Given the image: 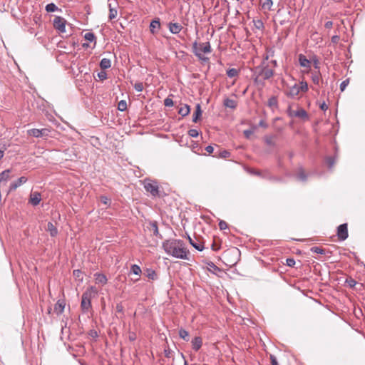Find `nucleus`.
Here are the masks:
<instances>
[{"mask_svg":"<svg viewBox=\"0 0 365 365\" xmlns=\"http://www.w3.org/2000/svg\"><path fill=\"white\" fill-rule=\"evenodd\" d=\"M94 279L96 283L101 284L102 285H105L108 282L107 277L102 273L96 272L94 274Z\"/></svg>","mask_w":365,"mask_h":365,"instance_id":"obj_15","label":"nucleus"},{"mask_svg":"<svg viewBox=\"0 0 365 365\" xmlns=\"http://www.w3.org/2000/svg\"><path fill=\"white\" fill-rule=\"evenodd\" d=\"M299 90L302 92H307L308 91V84L306 81H302L299 85Z\"/></svg>","mask_w":365,"mask_h":365,"instance_id":"obj_40","label":"nucleus"},{"mask_svg":"<svg viewBox=\"0 0 365 365\" xmlns=\"http://www.w3.org/2000/svg\"><path fill=\"white\" fill-rule=\"evenodd\" d=\"M142 272L141 268L138 264H133L130 267V273L140 275Z\"/></svg>","mask_w":365,"mask_h":365,"instance_id":"obj_33","label":"nucleus"},{"mask_svg":"<svg viewBox=\"0 0 365 365\" xmlns=\"http://www.w3.org/2000/svg\"><path fill=\"white\" fill-rule=\"evenodd\" d=\"M118 109L120 111H124L127 109V103L124 100H121L118 104Z\"/></svg>","mask_w":365,"mask_h":365,"instance_id":"obj_43","label":"nucleus"},{"mask_svg":"<svg viewBox=\"0 0 365 365\" xmlns=\"http://www.w3.org/2000/svg\"><path fill=\"white\" fill-rule=\"evenodd\" d=\"M239 74V71L236 68H230L227 71V75L229 78H234L237 76Z\"/></svg>","mask_w":365,"mask_h":365,"instance_id":"obj_34","label":"nucleus"},{"mask_svg":"<svg viewBox=\"0 0 365 365\" xmlns=\"http://www.w3.org/2000/svg\"><path fill=\"white\" fill-rule=\"evenodd\" d=\"M297 178L299 180L303 181V182L306 181L307 179V175H306V173H304V171L302 167L299 168V171L297 173Z\"/></svg>","mask_w":365,"mask_h":365,"instance_id":"obj_31","label":"nucleus"},{"mask_svg":"<svg viewBox=\"0 0 365 365\" xmlns=\"http://www.w3.org/2000/svg\"><path fill=\"white\" fill-rule=\"evenodd\" d=\"M144 188L153 197H162L158 183L155 180L146 179L144 180Z\"/></svg>","mask_w":365,"mask_h":365,"instance_id":"obj_5","label":"nucleus"},{"mask_svg":"<svg viewBox=\"0 0 365 365\" xmlns=\"http://www.w3.org/2000/svg\"><path fill=\"white\" fill-rule=\"evenodd\" d=\"M46 230L49 232L51 237H55L58 234L57 227L51 222H48Z\"/></svg>","mask_w":365,"mask_h":365,"instance_id":"obj_24","label":"nucleus"},{"mask_svg":"<svg viewBox=\"0 0 365 365\" xmlns=\"http://www.w3.org/2000/svg\"><path fill=\"white\" fill-rule=\"evenodd\" d=\"M53 27L60 33L66 32V20L61 16H56L53 19Z\"/></svg>","mask_w":365,"mask_h":365,"instance_id":"obj_6","label":"nucleus"},{"mask_svg":"<svg viewBox=\"0 0 365 365\" xmlns=\"http://www.w3.org/2000/svg\"><path fill=\"white\" fill-rule=\"evenodd\" d=\"M134 88L138 92H141L143 90V85L142 83H136L134 85Z\"/></svg>","mask_w":365,"mask_h":365,"instance_id":"obj_48","label":"nucleus"},{"mask_svg":"<svg viewBox=\"0 0 365 365\" xmlns=\"http://www.w3.org/2000/svg\"><path fill=\"white\" fill-rule=\"evenodd\" d=\"M244 135L247 138H249L250 135L253 133V130H244Z\"/></svg>","mask_w":365,"mask_h":365,"instance_id":"obj_56","label":"nucleus"},{"mask_svg":"<svg viewBox=\"0 0 365 365\" xmlns=\"http://www.w3.org/2000/svg\"><path fill=\"white\" fill-rule=\"evenodd\" d=\"M337 237L340 241H344L348 238L349 233L346 223L341 224L337 227Z\"/></svg>","mask_w":365,"mask_h":365,"instance_id":"obj_8","label":"nucleus"},{"mask_svg":"<svg viewBox=\"0 0 365 365\" xmlns=\"http://www.w3.org/2000/svg\"><path fill=\"white\" fill-rule=\"evenodd\" d=\"M98 293L96 287L91 286L88 287L81 296V309L83 313H88L92 307L91 299Z\"/></svg>","mask_w":365,"mask_h":365,"instance_id":"obj_3","label":"nucleus"},{"mask_svg":"<svg viewBox=\"0 0 365 365\" xmlns=\"http://www.w3.org/2000/svg\"><path fill=\"white\" fill-rule=\"evenodd\" d=\"M188 240L190 242V244L195 248L198 251H202L204 250V245L200 242H196L193 239H192L190 236H188Z\"/></svg>","mask_w":365,"mask_h":365,"instance_id":"obj_23","label":"nucleus"},{"mask_svg":"<svg viewBox=\"0 0 365 365\" xmlns=\"http://www.w3.org/2000/svg\"><path fill=\"white\" fill-rule=\"evenodd\" d=\"M345 282L351 288L354 287L356 284V281L351 277L347 278Z\"/></svg>","mask_w":365,"mask_h":365,"instance_id":"obj_44","label":"nucleus"},{"mask_svg":"<svg viewBox=\"0 0 365 365\" xmlns=\"http://www.w3.org/2000/svg\"><path fill=\"white\" fill-rule=\"evenodd\" d=\"M215 156H218L221 158H227L230 156V153L227 150H220L217 155L215 154Z\"/></svg>","mask_w":365,"mask_h":365,"instance_id":"obj_38","label":"nucleus"},{"mask_svg":"<svg viewBox=\"0 0 365 365\" xmlns=\"http://www.w3.org/2000/svg\"><path fill=\"white\" fill-rule=\"evenodd\" d=\"M310 250L312 252H314V253H317V254H321V255L325 254V250H324L323 248H322L320 247H311Z\"/></svg>","mask_w":365,"mask_h":365,"instance_id":"obj_42","label":"nucleus"},{"mask_svg":"<svg viewBox=\"0 0 365 365\" xmlns=\"http://www.w3.org/2000/svg\"><path fill=\"white\" fill-rule=\"evenodd\" d=\"M331 40L333 43H337L339 41V36L338 35H334L331 37Z\"/></svg>","mask_w":365,"mask_h":365,"instance_id":"obj_57","label":"nucleus"},{"mask_svg":"<svg viewBox=\"0 0 365 365\" xmlns=\"http://www.w3.org/2000/svg\"><path fill=\"white\" fill-rule=\"evenodd\" d=\"M348 83H349V80H345L341 83L340 89L341 91H343L345 89V88L346 87Z\"/></svg>","mask_w":365,"mask_h":365,"instance_id":"obj_55","label":"nucleus"},{"mask_svg":"<svg viewBox=\"0 0 365 365\" xmlns=\"http://www.w3.org/2000/svg\"><path fill=\"white\" fill-rule=\"evenodd\" d=\"M108 6L109 8L108 18L110 20L114 19L118 15V2L115 0H108Z\"/></svg>","mask_w":365,"mask_h":365,"instance_id":"obj_7","label":"nucleus"},{"mask_svg":"<svg viewBox=\"0 0 365 365\" xmlns=\"http://www.w3.org/2000/svg\"><path fill=\"white\" fill-rule=\"evenodd\" d=\"M57 10H58V7L53 3L48 4L46 6V11L48 12H54Z\"/></svg>","mask_w":365,"mask_h":365,"instance_id":"obj_39","label":"nucleus"},{"mask_svg":"<svg viewBox=\"0 0 365 365\" xmlns=\"http://www.w3.org/2000/svg\"><path fill=\"white\" fill-rule=\"evenodd\" d=\"M202 115V110L200 104H197L195 111L192 115V121L197 123Z\"/></svg>","mask_w":365,"mask_h":365,"instance_id":"obj_25","label":"nucleus"},{"mask_svg":"<svg viewBox=\"0 0 365 365\" xmlns=\"http://www.w3.org/2000/svg\"><path fill=\"white\" fill-rule=\"evenodd\" d=\"M192 51L194 54L202 61L207 62L209 58L205 57L202 53H210L212 51L211 46L210 42L197 43L195 41L192 43Z\"/></svg>","mask_w":365,"mask_h":365,"instance_id":"obj_4","label":"nucleus"},{"mask_svg":"<svg viewBox=\"0 0 365 365\" xmlns=\"http://www.w3.org/2000/svg\"><path fill=\"white\" fill-rule=\"evenodd\" d=\"M259 125L260 127H263V128H267V124L263 120H261L259 122Z\"/></svg>","mask_w":365,"mask_h":365,"instance_id":"obj_63","label":"nucleus"},{"mask_svg":"<svg viewBox=\"0 0 365 365\" xmlns=\"http://www.w3.org/2000/svg\"><path fill=\"white\" fill-rule=\"evenodd\" d=\"M254 22L255 26L257 29L261 30L264 29V24L262 20L258 19L257 21H255Z\"/></svg>","mask_w":365,"mask_h":365,"instance_id":"obj_46","label":"nucleus"},{"mask_svg":"<svg viewBox=\"0 0 365 365\" xmlns=\"http://www.w3.org/2000/svg\"><path fill=\"white\" fill-rule=\"evenodd\" d=\"M335 160H335L334 157H331V156L327 157L326 163L329 169H331L333 168L334 165L335 164Z\"/></svg>","mask_w":365,"mask_h":365,"instance_id":"obj_37","label":"nucleus"},{"mask_svg":"<svg viewBox=\"0 0 365 365\" xmlns=\"http://www.w3.org/2000/svg\"><path fill=\"white\" fill-rule=\"evenodd\" d=\"M205 150L208 153H212L214 151V148L212 145H207V146L205 147Z\"/></svg>","mask_w":365,"mask_h":365,"instance_id":"obj_58","label":"nucleus"},{"mask_svg":"<svg viewBox=\"0 0 365 365\" xmlns=\"http://www.w3.org/2000/svg\"><path fill=\"white\" fill-rule=\"evenodd\" d=\"M73 277L80 282H83V273L80 269H75L73 272Z\"/></svg>","mask_w":365,"mask_h":365,"instance_id":"obj_35","label":"nucleus"},{"mask_svg":"<svg viewBox=\"0 0 365 365\" xmlns=\"http://www.w3.org/2000/svg\"><path fill=\"white\" fill-rule=\"evenodd\" d=\"M164 105L165 106H167V107L173 106V99H171L170 98H166L164 100Z\"/></svg>","mask_w":365,"mask_h":365,"instance_id":"obj_51","label":"nucleus"},{"mask_svg":"<svg viewBox=\"0 0 365 365\" xmlns=\"http://www.w3.org/2000/svg\"><path fill=\"white\" fill-rule=\"evenodd\" d=\"M165 356L169 359H173L174 360V352L169 347L165 348L164 349Z\"/></svg>","mask_w":365,"mask_h":365,"instance_id":"obj_41","label":"nucleus"},{"mask_svg":"<svg viewBox=\"0 0 365 365\" xmlns=\"http://www.w3.org/2000/svg\"><path fill=\"white\" fill-rule=\"evenodd\" d=\"M191 343L192 349L195 351H197L202 345V339L200 336H195V338L192 339Z\"/></svg>","mask_w":365,"mask_h":365,"instance_id":"obj_18","label":"nucleus"},{"mask_svg":"<svg viewBox=\"0 0 365 365\" xmlns=\"http://www.w3.org/2000/svg\"><path fill=\"white\" fill-rule=\"evenodd\" d=\"M27 181V178L24 176L19 178L17 180L11 182L9 186V191H14L17 189L22 184L25 183Z\"/></svg>","mask_w":365,"mask_h":365,"instance_id":"obj_11","label":"nucleus"},{"mask_svg":"<svg viewBox=\"0 0 365 365\" xmlns=\"http://www.w3.org/2000/svg\"><path fill=\"white\" fill-rule=\"evenodd\" d=\"M269 358H270L272 365H279L277 358L274 355L270 354Z\"/></svg>","mask_w":365,"mask_h":365,"instance_id":"obj_54","label":"nucleus"},{"mask_svg":"<svg viewBox=\"0 0 365 365\" xmlns=\"http://www.w3.org/2000/svg\"><path fill=\"white\" fill-rule=\"evenodd\" d=\"M190 106L185 104L179 109L178 113L182 117H185L190 113Z\"/></svg>","mask_w":365,"mask_h":365,"instance_id":"obj_29","label":"nucleus"},{"mask_svg":"<svg viewBox=\"0 0 365 365\" xmlns=\"http://www.w3.org/2000/svg\"><path fill=\"white\" fill-rule=\"evenodd\" d=\"M333 23L331 21H327L324 24L325 28L330 29L332 27Z\"/></svg>","mask_w":365,"mask_h":365,"instance_id":"obj_62","label":"nucleus"},{"mask_svg":"<svg viewBox=\"0 0 365 365\" xmlns=\"http://www.w3.org/2000/svg\"><path fill=\"white\" fill-rule=\"evenodd\" d=\"M179 336H180V338H182L185 341H189V333L185 329H180L179 330Z\"/></svg>","mask_w":365,"mask_h":365,"instance_id":"obj_32","label":"nucleus"},{"mask_svg":"<svg viewBox=\"0 0 365 365\" xmlns=\"http://www.w3.org/2000/svg\"><path fill=\"white\" fill-rule=\"evenodd\" d=\"M100 200H101V203L106 205L107 207L110 206V200L106 196H104V195L101 196Z\"/></svg>","mask_w":365,"mask_h":365,"instance_id":"obj_45","label":"nucleus"},{"mask_svg":"<svg viewBox=\"0 0 365 365\" xmlns=\"http://www.w3.org/2000/svg\"><path fill=\"white\" fill-rule=\"evenodd\" d=\"M298 58L300 66L308 69L311 68V61L304 54H299Z\"/></svg>","mask_w":365,"mask_h":365,"instance_id":"obj_16","label":"nucleus"},{"mask_svg":"<svg viewBox=\"0 0 365 365\" xmlns=\"http://www.w3.org/2000/svg\"><path fill=\"white\" fill-rule=\"evenodd\" d=\"M66 302L64 299H58L54 306V312L57 315H60L63 312Z\"/></svg>","mask_w":365,"mask_h":365,"instance_id":"obj_12","label":"nucleus"},{"mask_svg":"<svg viewBox=\"0 0 365 365\" xmlns=\"http://www.w3.org/2000/svg\"><path fill=\"white\" fill-rule=\"evenodd\" d=\"M84 38L90 42H94V44L96 43V38L93 33L87 32L84 35Z\"/></svg>","mask_w":365,"mask_h":365,"instance_id":"obj_30","label":"nucleus"},{"mask_svg":"<svg viewBox=\"0 0 365 365\" xmlns=\"http://www.w3.org/2000/svg\"><path fill=\"white\" fill-rule=\"evenodd\" d=\"M267 58L268 56H267L259 65L251 69L252 78L254 82L261 86H264L265 81L269 79L274 75L273 69L269 67L267 62Z\"/></svg>","mask_w":365,"mask_h":365,"instance_id":"obj_2","label":"nucleus"},{"mask_svg":"<svg viewBox=\"0 0 365 365\" xmlns=\"http://www.w3.org/2000/svg\"><path fill=\"white\" fill-rule=\"evenodd\" d=\"M160 28V22L158 18L153 19L150 24V33L155 34Z\"/></svg>","mask_w":365,"mask_h":365,"instance_id":"obj_14","label":"nucleus"},{"mask_svg":"<svg viewBox=\"0 0 365 365\" xmlns=\"http://www.w3.org/2000/svg\"><path fill=\"white\" fill-rule=\"evenodd\" d=\"M312 80L314 84L318 85L319 83V74H313L312 76Z\"/></svg>","mask_w":365,"mask_h":365,"instance_id":"obj_52","label":"nucleus"},{"mask_svg":"<svg viewBox=\"0 0 365 365\" xmlns=\"http://www.w3.org/2000/svg\"><path fill=\"white\" fill-rule=\"evenodd\" d=\"M116 312L123 313V306L121 303H118L115 307Z\"/></svg>","mask_w":365,"mask_h":365,"instance_id":"obj_53","label":"nucleus"},{"mask_svg":"<svg viewBox=\"0 0 365 365\" xmlns=\"http://www.w3.org/2000/svg\"><path fill=\"white\" fill-rule=\"evenodd\" d=\"M320 108L322 110H327L328 109V106L326 104L325 102H323L321 105H320Z\"/></svg>","mask_w":365,"mask_h":365,"instance_id":"obj_61","label":"nucleus"},{"mask_svg":"<svg viewBox=\"0 0 365 365\" xmlns=\"http://www.w3.org/2000/svg\"><path fill=\"white\" fill-rule=\"evenodd\" d=\"M145 274L146 277L152 280H156L158 279V275L155 270L152 269H146L145 271Z\"/></svg>","mask_w":365,"mask_h":365,"instance_id":"obj_27","label":"nucleus"},{"mask_svg":"<svg viewBox=\"0 0 365 365\" xmlns=\"http://www.w3.org/2000/svg\"><path fill=\"white\" fill-rule=\"evenodd\" d=\"M168 29L170 33H172L173 34H178L182 29V26L178 23L170 22L168 24Z\"/></svg>","mask_w":365,"mask_h":365,"instance_id":"obj_17","label":"nucleus"},{"mask_svg":"<svg viewBox=\"0 0 365 365\" xmlns=\"http://www.w3.org/2000/svg\"><path fill=\"white\" fill-rule=\"evenodd\" d=\"M294 117H298L302 119H308V114L307 112L304 108H299L294 113H293Z\"/></svg>","mask_w":365,"mask_h":365,"instance_id":"obj_22","label":"nucleus"},{"mask_svg":"<svg viewBox=\"0 0 365 365\" xmlns=\"http://www.w3.org/2000/svg\"><path fill=\"white\" fill-rule=\"evenodd\" d=\"M267 106L274 110L278 108V100L277 96H272L268 99Z\"/></svg>","mask_w":365,"mask_h":365,"instance_id":"obj_21","label":"nucleus"},{"mask_svg":"<svg viewBox=\"0 0 365 365\" xmlns=\"http://www.w3.org/2000/svg\"><path fill=\"white\" fill-rule=\"evenodd\" d=\"M41 194L38 192H31L30 195L29 202L34 205H38L41 202Z\"/></svg>","mask_w":365,"mask_h":365,"instance_id":"obj_13","label":"nucleus"},{"mask_svg":"<svg viewBox=\"0 0 365 365\" xmlns=\"http://www.w3.org/2000/svg\"><path fill=\"white\" fill-rule=\"evenodd\" d=\"M163 248L166 254L177 259H189V251L185 242L179 239H169L163 242Z\"/></svg>","mask_w":365,"mask_h":365,"instance_id":"obj_1","label":"nucleus"},{"mask_svg":"<svg viewBox=\"0 0 365 365\" xmlns=\"http://www.w3.org/2000/svg\"><path fill=\"white\" fill-rule=\"evenodd\" d=\"M299 84L294 83L293 86L289 88V90L286 91L285 94L287 97L294 98L299 93Z\"/></svg>","mask_w":365,"mask_h":365,"instance_id":"obj_10","label":"nucleus"},{"mask_svg":"<svg viewBox=\"0 0 365 365\" xmlns=\"http://www.w3.org/2000/svg\"><path fill=\"white\" fill-rule=\"evenodd\" d=\"M296 110H292L291 109V107L289 106L288 109H287V114L289 117H294V115H293V113H294Z\"/></svg>","mask_w":365,"mask_h":365,"instance_id":"obj_59","label":"nucleus"},{"mask_svg":"<svg viewBox=\"0 0 365 365\" xmlns=\"http://www.w3.org/2000/svg\"><path fill=\"white\" fill-rule=\"evenodd\" d=\"M223 106L226 108L235 109L237 108V103L235 100L226 98L223 101Z\"/></svg>","mask_w":365,"mask_h":365,"instance_id":"obj_20","label":"nucleus"},{"mask_svg":"<svg viewBox=\"0 0 365 365\" xmlns=\"http://www.w3.org/2000/svg\"><path fill=\"white\" fill-rule=\"evenodd\" d=\"M218 225L220 230H225L228 227L227 223L224 220H220Z\"/></svg>","mask_w":365,"mask_h":365,"instance_id":"obj_47","label":"nucleus"},{"mask_svg":"<svg viewBox=\"0 0 365 365\" xmlns=\"http://www.w3.org/2000/svg\"><path fill=\"white\" fill-rule=\"evenodd\" d=\"M261 7L263 10L271 11L273 6L272 0H264L260 1Z\"/></svg>","mask_w":365,"mask_h":365,"instance_id":"obj_26","label":"nucleus"},{"mask_svg":"<svg viewBox=\"0 0 365 365\" xmlns=\"http://www.w3.org/2000/svg\"><path fill=\"white\" fill-rule=\"evenodd\" d=\"M208 265L210 268L213 269L214 270H219V268L212 262H209Z\"/></svg>","mask_w":365,"mask_h":365,"instance_id":"obj_60","label":"nucleus"},{"mask_svg":"<svg viewBox=\"0 0 365 365\" xmlns=\"http://www.w3.org/2000/svg\"><path fill=\"white\" fill-rule=\"evenodd\" d=\"M286 264L288 267H293L295 265V260L294 258H287L286 260Z\"/></svg>","mask_w":365,"mask_h":365,"instance_id":"obj_50","label":"nucleus"},{"mask_svg":"<svg viewBox=\"0 0 365 365\" xmlns=\"http://www.w3.org/2000/svg\"><path fill=\"white\" fill-rule=\"evenodd\" d=\"M150 227L152 228L153 235L155 236H160V235L159 233L157 222L154 221V222H150Z\"/></svg>","mask_w":365,"mask_h":365,"instance_id":"obj_36","label":"nucleus"},{"mask_svg":"<svg viewBox=\"0 0 365 365\" xmlns=\"http://www.w3.org/2000/svg\"><path fill=\"white\" fill-rule=\"evenodd\" d=\"M188 134L190 137L196 138L198 136L199 133H198L197 130H196V129H190L188 131Z\"/></svg>","mask_w":365,"mask_h":365,"instance_id":"obj_49","label":"nucleus"},{"mask_svg":"<svg viewBox=\"0 0 365 365\" xmlns=\"http://www.w3.org/2000/svg\"><path fill=\"white\" fill-rule=\"evenodd\" d=\"M28 134L31 136H34L35 138H41L45 135H48V130L46 128L43 129H36L33 128L28 130Z\"/></svg>","mask_w":365,"mask_h":365,"instance_id":"obj_9","label":"nucleus"},{"mask_svg":"<svg viewBox=\"0 0 365 365\" xmlns=\"http://www.w3.org/2000/svg\"><path fill=\"white\" fill-rule=\"evenodd\" d=\"M98 77L101 78V79H105L106 78V73H104V72H101V73H98Z\"/></svg>","mask_w":365,"mask_h":365,"instance_id":"obj_64","label":"nucleus"},{"mask_svg":"<svg viewBox=\"0 0 365 365\" xmlns=\"http://www.w3.org/2000/svg\"><path fill=\"white\" fill-rule=\"evenodd\" d=\"M277 138V135H267L264 137V143L270 147H275L276 142L275 140Z\"/></svg>","mask_w":365,"mask_h":365,"instance_id":"obj_19","label":"nucleus"},{"mask_svg":"<svg viewBox=\"0 0 365 365\" xmlns=\"http://www.w3.org/2000/svg\"><path fill=\"white\" fill-rule=\"evenodd\" d=\"M100 66L102 69H107L111 66L110 60L106 58L101 59Z\"/></svg>","mask_w":365,"mask_h":365,"instance_id":"obj_28","label":"nucleus"}]
</instances>
